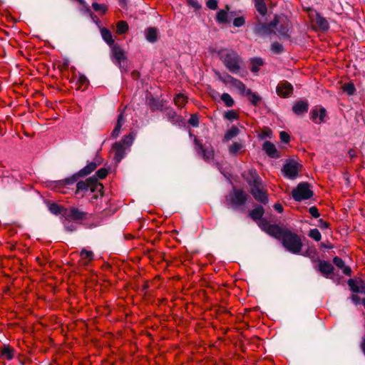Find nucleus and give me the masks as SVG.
Returning <instances> with one entry per match:
<instances>
[{"label":"nucleus","instance_id":"nucleus-1","mask_svg":"<svg viewBox=\"0 0 365 365\" xmlns=\"http://www.w3.org/2000/svg\"><path fill=\"white\" fill-rule=\"evenodd\" d=\"M262 230L279 240L282 246L292 254H299L303 247L301 237L291 230L276 224H270L267 220L259 223Z\"/></svg>","mask_w":365,"mask_h":365},{"label":"nucleus","instance_id":"nucleus-2","mask_svg":"<svg viewBox=\"0 0 365 365\" xmlns=\"http://www.w3.org/2000/svg\"><path fill=\"white\" fill-rule=\"evenodd\" d=\"M103 185L92 177L76 183L75 194L78 197H89L91 201L103 196Z\"/></svg>","mask_w":365,"mask_h":365},{"label":"nucleus","instance_id":"nucleus-3","mask_svg":"<svg viewBox=\"0 0 365 365\" xmlns=\"http://www.w3.org/2000/svg\"><path fill=\"white\" fill-rule=\"evenodd\" d=\"M217 54L220 60L230 73L238 74L243 69V60L236 51L225 48L219 51Z\"/></svg>","mask_w":365,"mask_h":365},{"label":"nucleus","instance_id":"nucleus-4","mask_svg":"<svg viewBox=\"0 0 365 365\" xmlns=\"http://www.w3.org/2000/svg\"><path fill=\"white\" fill-rule=\"evenodd\" d=\"M272 26L273 34L283 39H289L292 29V24L289 18L283 14H275L274 19L270 21Z\"/></svg>","mask_w":365,"mask_h":365},{"label":"nucleus","instance_id":"nucleus-5","mask_svg":"<svg viewBox=\"0 0 365 365\" xmlns=\"http://www.w3.org/2000/svg\"><path fill=\"white\" fill-rule=\"evenodd\" d=\"M135 133L134 132L130 133L128 135H125L121 140L115 142L112 146V150L114 153V159L116 163H119L125 155L126 150L129 149L132 145Z\"/></svg>","mask_w":365,"mask_h":365},{"label":"nucleus","instance_id":"nucleus-6","mask_svg":"<svg viewBox=\"0 0 365 365\" xmlns=\"http://www.w3.org/2000/svg\"><path fill=\"white\" fill-rule=\"evenodd\" d=\"M248 198L249 195L245 190L233 188L232 191L225 197V202L228 206L237 209L243 206Z\"/></svg>","mask_w":365,"mask_h":365},{"label":"nucleus","instance_id":"nucleus-7","mask_svg":"<svg viewBox=\"0 0 365 365\" xmlns=\"http://www.w3.org/2000/svg\"><path fill=\"white\" fill-rule=\"evenodd\" d=\"M292 197L296 201L308 200L313 196V192L310 189L308 182H300L292 192Z\"/></svg>","mask_w":365,"mask_h":365},{"label":"nucleus","instance_id":"nucleus-8","mask_svg":"<svg viewBox=\"0 0 365 365\" xmlns=\"http://www.w3.org/2000/svg\"><path fill=\"white\" fill-rule=\"evenodd\" d=\"M88 214L76 207L66 209L63 212V217L73 220L76 223L81 224L83 221L88 220Z\"/></svg>","mask_w":365,"mask_h":365},{"label":"nucleus","instance_id":"nucleus-9","mask_svg":"<svg viewBox=\"0 0 365 365\" xmlns=\"http://www.w3.org/2000/svg\"><path fill=\"white\" fill-rule=\"evenodd\" d=\"M302 165L295 160H290L286 162L282 168V173L285 178L294 180L302 169Z\"/></svg>","mask_w":365,"mask_h":365},{"label":"nucleus","instance_id":"nucleus-10","mask_svg":"<svg viewBox=\"0 0 365 365\" xmlns=\"http://www.w3.org/2000/svg\"><path fill=\"white\" fill-rule=\"evenodd\" d=\"M190 136L194 137L195 150L198 155L202 157L204 160L209 162L214 158V150L212 148L205 147L192 133H190Z\"/></svg>","mask_w":365,"mask_h":365},{"label":"nucleus","instance_id":"nucleus-11","mask_svg":"<svg viewBox=\"0 0 365 365\" xmlns=\"http://www.w3.org/2000/svg\"><path fill=\"white\" fill-rule=\"evenodd\" d=\"M242 177L249 185L250 189L260 185L263 182L255 169H249L244 171L242 174Z\"/></svg>","mask_w":365,"mask_h":365},{"label":"nucleus","instance_id":"nucleus-12","mask_svg":"<svg viewBox=\"0 0 365 365\" xmlns=\"http://www.w3.org/2000/svg\"><path fill=\"white\" fill-rule=\"evenodd\" d=\"M250 192L256 201L264 205L267 204L268 195L267 192L264 190L263 183L260 185H257L252 189H250Z\"/></svg>","mask_w":365,"mask_h":365},{"label":"nucleus","instance_id":"nucleus-13","mask_svg":"<svg viewBox=\"0 0 365 365\" xmlns=\"http://www.w3.org/2000/svg\"><path fill=\"white\" fill-rule=\"evenodd\" d=\"M326 115L327 110L324 108L320 106H315L310 112V118L314 123L321 124L324 122Z\"/></svg>","mask_w":365,"mask_h":365},{"label":"nucleus","instance_id":"nucleus-14","mask_svg":"<svg viewBox=\"0 0 365 365\" xmlns=\"http://www.w3.org/2000/svg\"><path fill=\"white\" fill-rule=\"evenodd\" d=\"M276 92L282 98H288L293 92V86L288 81H282L278 83Z\"/></svg>","mask_w":365,"mask_h":365},{"label":"nucleus","instance_id":"nucleus-15","mask_svg":"<svg viewBox=\"0 0 365 365\" xmlns=\"http://www.w3.org/2000/svg\"><path fill=\"white\" fill-rule=\"evenodd\" d=\"M347 284L350 290L354 293H361L365 294V281L361 278L349 279Z\"/></svg>","mask_w":365,"mask_h":365},{"label":"nucleus","instance_id":"nucleus-16","mask_svg":"<svg viewBox=\"0 0 365 365\" xmlns=\"http://www.w3.org/2000/svg\"><path fill=\"white\" fill-rule=\"evenodd\" d=\"M317 269L326 278H332L331 275L333 274L334 268L329 262L325 260H319Z\"/></svg>","mask_w":365,"mask_h":365},{"label":"nucleus","instance_id":"nucleus-17","mask_svg":"<svg viewBox=\"0 0 365 365\" xmlns=\"http://www.w3.org/2000/svg\"><path fill=\"white\" fill-rule=\"evenodd\" d=\"M272 26L269 24L258 22L255 24L254 32L261 36H268L273 34Z\"/></svg>","mask_w":365,"mask_h":365},{"label":"nucleus","instance_id":"nucleus-18","mask_svg":"<svg viewBox=\"0 0 365 365\" xmlns=\"http://www.w3.org/2000/svg\"><path fill=\"white\" fill-rule=\"evenodd\" d=\"M165 114L168 120L173 125H181L182 123V118L180 115L178 114L174 109L167 108L164 110Z\"/></svg>","mask_w":365,"mask_h":365},{"label":"nucleus","instance_id":"nucleus-19","mask_svg":"<svg viewBox=\"0 0 365 365\" xmlns=\"http://www.w3.org/2000/svg\"><path fill=\"white\" fill-rule=\"evenodd\" d=\"M111 51L113 61L120 65L121 62L126 58L124 51L118 44L111 46Z\"/></svg>","mask_w":365,"mask_h":365},{"label":"nucleus","instance_id":"nucleus-20","mask_svg":"<svg viewBox=\"0 0 365 365\" xmlns=\"http://www.w3.org/2000/svg\"><path fill=\"white\" fill-rule=\"evenodd\" d=\"M262 149L270 158H279L280 157L275 145L270 141H265L263 144Z\"/></svg>","mask_w":365,"mask_h":365},{"label":"nucleus","instance_id":"nucleus-21","mask_svg":"<svg viewBox=\"0 0 365 365\" xmlns=\"http://www.w3.org/2000/svg\"><path fill=\"white\" fill-rule=\"evenodd\" d=\"M126 118L124 115V112L121 111L120 113L118 116L117 122L115 125L114 129L111 133V137L113 138H117L119 136L121 127L125 123Z\"/></svg>","mask_w":365,"mask_h":365},{"label":"nucleus","instance_id":"nucleus-22","mask_svg":"<svg viewBox=\"0 0 365 365\" xmlns=\"http://www.w3.org/2000/svg\"><path fill=\"white\" fill-rule=\"evenodd\" d=\"M80 262L81 264L83 266H88L89 263L93 260L94 254L91 250L82 249L80 252Z\"/></svg>","mask_w":365,"mask_h":365},{"label":"nucleus","instance_id":"nucleus-23","mask_svg":"<svg viewBox=\"0 0 365 365\" xmlns=\"http://www.w3.org/2000/svg\"><path fill=\"white\" fill-rule=\"evenodd\" d=\"M309 104L305 101H297L292 106V110L296 115H302L308 111Z\"/></svg>","mask_w":365,"mask_h":365},{"label":"nucleus","instance_id":"nucleus-24","mask_svg":"<svg viewBox=\"0 0 365 365\" xmlns=\"http://www.w3.org/2000/svg\"><path fill=\"white\" fill-rule=\"evenodd\" d=\"M264 213V210L263 207L262 205H257L250 212L249 215L254 221L257 222L259 220L258 225L259 226L260 222L264 220L262 218Z\"/></svg>","mask_w":365,"mask_h":365},{"label":"nucleus","instance_id":"nucleus-25","mask_svg":"<svg viewBox=\"0 0 365 365\" xmlns=\"http://www.w3.org/2000/svg\"><path fill=\"white\" fill-rule=\"evenodd\" d=\"M228 150L232 156H237L238 154L245 152V146L242 143L234 142L229 146Z\"/></svg>","mask_w":365,"mask_h":365},{"label":"nucleus","instance_id":"nucleus-26","mask_svg":"<svg viewBox=\"0 0 365 365\" xmlns=\"http://www.w3.org/2000/svg\"><path fill=\"white\" fill-rule=\"evenodd\" d=\"M158 31L156 28L149 27L145 30V38L150 43H155L158 40Z\"/></svg>","mask_w":365,"mask_h":365},{"label":"nucleus","instance_id":"nucleus-27","mask_svg":"<svg viewBox=\"0 0 365 365\" xmlns=\"http://www.w3.org/2000/svg\"><path fill=\"white\" fill-rule=\"evenodd\" d=\"M101 164L100 162H91L86 166H85L83 169H81L78 172V175L80 176H86L91 173L93 170H95L98 165Z\"/></svg>","mask_w":365,"mask_h":365},{"label":"nucleus","instance_id":"nucleus-28","mask_svg":"<svg viewBox=\"0 0 365 365\" xmlns=\"http://www.w3.org/2000/svg\"><path fill=\"white\" fill-rule=\"evenodd\" d=\"M255 7L257 12L262 16H264L267 13V7L264 0H254Z\"/></svg>","mask_w":365,"mask_h":365},{"label":"nucleus","instance_id":"nucleus-29","mask_svg":"<svg viewBox=\"0 0 365 365\" xmlns=\"http://www.w3.org/2000/svg\"><path fill=\"white\" fill-rule=\"evenodd\" d=\"M101 34L103 40L110 46H113L115 45L114 39L113 38V35L111 32L107 29L106 28H103L101 30Z\"/></svg>","mask_w":365,"mask_h":365},{"label":"nucleus","instance_id":"nucleus-30","mask_svg":"<svg viewBox=\"0 0 365 365\" xmlns=\"http://www.w3.org/2000/svg\"><path fill=\"white\" fill-rule=\"evenodd\" d=\"M245 96H248L249 101L255 106H257L261 101L260 96H259L256 93H253L250 88L246 91Z\"/></svg>","mask_w":365,"mask_h":365},{"label":"nucleus","instance_id":"nucleus-31","mask_svg":"<svg viewBox=\"0 0 365 365\" xmlns=\"http://www.w3.org/2000/svg\"><path fill=\"white\" fill-rule=\"evenodd\" d=\"M48 206L49 211L54 215L61 214L63 216V212L66 210V208L55 202L49 203Z\"/></svg>","mask_w":365,"mask_h":365},{"label":"nucleus","instance_id":"nucleus-32","mask_svg":"<svg viewBox=\"0 0 365 365\" xmlns=\"http://www.w3.org/2000/svg\"><path fill=\"white\" fill-rule=\"evenodd\" d=\"M315 22L322 31H327L329 29V26L328 21L319 14H317L316 15Z\"/></svg>","mask_w":365,"mask_h":365},{"label":"nucleus","instance_id":"nucleus-33","mask_svg":"<svg viewBox=\"0 0 365 365\" xmlns=\"http://www.w3.org/2000/svg\"><path fill=\"white\" fill-rule=\"evenodd\" d=\"M62 223L64 226L65 230L68 232H73L76 231L77 229V223L66 217H63Z\"/></svg>","mask_w":365,"mask_h":365},{"label":"nucleus","instance_id":"nucleus-34","mask_svg":"<svg viewBox=\"0 0 365 365\" xmlns=\"http://www.w3.org/2000/svg\"><path fill=\"white\" fill-rule=\"evenodd\" d=\"M174 103L178 108H182L187 103V98L182 93H178L174 98Z\"/></svg>","mask_w":365,"mask_h":365},{"label":"nucleus","instance_id":"nucleus-35","mask_svg":"<svg viewBox=\"0 0 365 365\" xmlns=\"http://www.w3.org/2000/svg\"><path fill=\"white\" fill-rule=\"evenodd\" d=\"M250 70L253 73H257L259 71V67L263 65V61L260 58H254L251 60Z\"/></svg>","mask_w":365,"mask_h":365},{"label":"nucleus","instance_id":"nucleus-36","mask_svg":"<svg viewBox=\"0 0 365 365\" xmlns=\"http://www.w3.org/2000/svg\"><path fill=\"white\" fill-rule=\"evenodd\" d=\"M239 129L236 126H232L230 129H229L225 134L224 140L228 141L233 138L236 137L239 134Z\"/></svg>","mask_w":365,"mask_h":365},{"label":"nucleus","instance_id":"nucleus-37","mask_svg":"<svg viewBox=\"0 0 365 365\" xmlns=\"http://www.w3.org/2000/svg\"><path fill=\"white\" fill-rule=\"evenodd\" d=\"M232 86L237 88L239 91L240 93L242 96L245 95L246 91H247L248 89L246 88V86L244 83H242L241 81L237 78H235Z\"/></svg>","mask_w":365,"mask_h":365},{"label":"nucleus","instance_id":"nucleus-38","mask_svg":"<svg viewBox=\"0 0 365 365\" xmlns=\"http://www.w3.org/2000/svg\"><path fill=\"white\" fill-rule=\"evenodd\" d=\"M14 350L10 346H4L1 350V357L4 359L11 360L14 357Z\"/></svg>","mask_w":365,"mask_h":365},{"label":"nucleus","instance_id":"nucleus-39","mask_svg":"<svg viewBox=\"0 0 365 365\" xmlns=\"http://www.w3.org/2000/svg\"><path fill=\"white\" fill-rule=\"evenodd\" d=\"M88 85V78L80 74L76 81V86H78V89H85L87 86Z\"/></svg>","mask_w":365,"mask_h":365},{"label":"nucleus","instance_id":"nucleus-40","mask_svg":"<svg viewBox=\"0 0 365 365\" xmlns=\"http://www.w3.org/2000/svg\"><path fill=\"white\" fill-rule=\"evenodd\" d=\"M216 20L220 24H226L228 22L227 12L225 10H220L217 13Z\"/></svg>","mask_w":365,"mask_h":365},{"label":"nucleus","instance_id":"nucleus-41","mask_svg":"<svg viewBox=\"0 0 365 365\" xmlns=\"http://www.w3.org/2000/svg\"><path fill=\"white\" fill-rule=\"evenodd\" d=\"M128 30V25L124 21H120L117 23L116 32L118 34H125Z\"/></svg>","mask_w":365,"mask_h":365},{"label":"nucleus","instance_id":"nucleus-42","mask_svg":"<svg viewBox=\"0 0 365 365\" xmlns=\"http://www.w3.org/2000/svg\"><path fill=\"white\" fill-rule=\"evenodd\" d=\"M221 100L224 102L227 107H232L235 104L233 98L227 93H224L222 94Z\"/></svg>","mask_w":365,"mask_h":365},{"label":"nucleus","instance_id":"nucleus-43","mask_svg":"<svg viewBox=\"0 0 365 365\" xmlns=\"http://www.w3.org/2000/svg\"><path fill=\"white\" fill-rule=\"evenodd\" d=\"M149 105L151 108V109L154 110H158L163 109V103L161 101H160L158 99H155L154 98H152L149 101Z\"/></svg>","mask_w":365,"mask_h":365},{"label":"nucleus","instance_id":"nucleus-44","mask_svg":"<svg viewBox=\"0 0 365 365\" xmlns=\"http://www.w3.org/2000/svg\"><path fill=\"white\" fill-rule=\"evenodd\" d=\"M92 8L95 11L98 12L101 14H106V12L108 10V7L106 6V5L103 4H100L96 2L93 3Z\"/></svg>","mask_w":365,"mask_h":365},{"label":"nucleus","instance_id":"nucleus-45","mask_svg":"<svg viewBox=\"0 0 365 365\" xmlns=\"http://www.w3.org/2000/svg\"><path fill=\"white\" fill-rule=\"evenodd\" d=\"M77 180V178L76 176H72L71 178L64 179L58 182L59 187H64L66 185H71L74 184Z\"/></svg>","mask_w":365,"mask_h":365},{"label":"nucleus","instance_id":"nucleus-46","mask_svg":"<svg viewBox=\"0 0 365 365\" xmlns=\"http://www.w3.org/2000/svg\"><path fill=\"white\" fill-rule=\"evenodd\" d=\"M343 91L346 93L348 95H353L356 91L355 86L352 83H345L342 86Z\"/></svg>","mask_w":365,"mask_h":365},{"label":"nucleus","instance_id":"nucleus-47","mask_svg":"<svg viewBox=\"0 0 365 365\" xmlns=\"http://www.w3.org/2000/svg\"><path fill=\"white\" fill-rule=\"evenodd\" d=\"M308 235L317 242H319L322 238L321 233L317 228L310 230Z\"/></svg>","mask_w":365,"mask_h":365},{"label":"nucleus","instance_id":"nucleus-48","mask_svg":"<svg viewBox=\"0 0 365 365\" xmlns=\"http://www.w3.org/2000/svg\"><path fill=\"white\" fill-rule=\"evenodd\" d=\"M235 78H234L233 76H230L229 74H226L224 76H222L221 75L219 76L220 81H221L225 84H230V85H232V83H233V81L235 80Z\"/></svg>","mask_w":365,"mask_h":365},{"label":"nucleus","instance_id":"nucleus-49","mask_svg":"<svg viewBox=\"0 0 365 365\" xmlns=\"http://www.w3.org/2000/svg\"><path fill=\"white\" fill-rule=\"evenodd\" d=\"M224 117L228 120H234L238 118V115L235 110H232L227 111L225 113Z\"/></svg>","mask_w":365,"mask_h":365},{"label":"nucleus","instance_id":"nucleus-50","mask_svg":"<svg viewBox=\"0 0 365 365\" xmlns=\"http://www.w3.org/2000/svg\"><path fill=\"white\" fill-rule=\"evenodd\" d=\"M188 123L193 127H197L199 125L198 115L197 114H192L188 120Z\"/></svg>","mask_w":365,"mask_h":365},{"label":"nucleus","instance_id":"nucleus-51","mask_svg":"<svg viewBox=\"0 0 365 365\" xmlns=\"http://www.w3.org/2000/svg\"><path fill=\"white\" fill-rule=\"evenodd\" d=\"M272 51L277 53H281L283 51V46L279 43L274 42L272 44Z\"/></svg>","mask_w":365,"mask_h":365},{"label":"nucleus","instance_id":"nucleus-52","mask_svg":"<svg viewBox=\"0 0 365 365\" xmlns=\"http://www.w3.org/2000/svg\"><path fill=\"white\" fill-rule=\"evenodd\" d=\"M108 175V170L106 168H101L96 173V176L98 179H104Z\"/></svg>","mask_w":365,"mask_h":365},{"label":"nucleus","instance_id":"nucleus-53","mask_svg":"<svg viewBox=\"0 0 365 365\" xmlns=\"http://www.w3.org/2000/svg\"><path fill=\"white\" fill-rule=\"evenodd\" d=\"M245 23V18L242 16L237 17L233 21V25L236 27H240Z\"/></svg>","mask_w":365,"mask_h":365},{"label":"nucleus","instance_id":"nucleus-54","mask_svg":"<svg viewBox=\"0 0 365 365\" xmlns=\"http://www.w3.org/2000/svg\"><path fill=\"white\" fill-rule=\"evenodd\" d=\"M333 262L337 267L340 269H342L345 265V263L343 261V259L339 257H335L333 259Z\"/></svg>","mask_w":365,"mask_h":365},{"label":"nucleus","instance_id":"nucleus-55","mask_svg":"<svg viewBox=\"0 0 365 365\" xmlns=\"http://www.w3.org/2000/svg\"><path fill=\"white\" fill-rule=\"evenodd\" d=\"M309 214L314 218H318L320 216L319 210L316 206H312L309 209Z\"/></svg>","mask_w":365,"mask_h":365},{"label":"nucleus","instance_id":"nucleus-56","mask_svg":"<svg viewBox=\"0 0 365 365\" xmlns=\"http://www.w3.org/2000/svg\"><path fill=\"white\" fill-rule=\"evenodd\" d=\"M217 0H208L206 2L207 6L212 10H215L217 8Z\"/></svg>","mask_w":365,"mask_h":365},{"label":"nucleus","instance_id":"nucleus-57","mask_svg":"<svg viewBox=\"0 0 365 365\" xmlns=\"http://www.w3.org/2000/svg\"><path fill=\"white\" fill-rule=\"evenodd\" d=\"M280 140L285 143H289L290 140L289 135L285 131H282L279 134Z\"/></svg>","mask_w":365,"mask_h":365},{"label":"nucleus","instance_id":"nucleus-58","mask_svg":"<svg viewBox=\"0 0 365 365\" xmlns=\"http://www.w3.org/2000/svg\"><path fill=\"white\" fill-rule=\"evenodd\" d=\"M271 134H272V131L269 128H264L262 131V134H261V137L262 138H264V137H268V138H270L271 136Z\"/></svg>","mask_w":365,"mask_h":365},{"label":"nucleus","instance_id":"nucleus-59","mask_svg":"<svg viewBox=\"0 0 365 365\" xmlns=\"http://www.w3.org/2000/svg\"><path fill=\"white\" fill-rule=\"evenodd\" d=\"M351 299L356 305L360 304V303H361V300L360 297L358 295H356V294L352 295L351 297Z\"/></svg>","mask_w":365,"mask_h":365},{"label":"nucleus","instance_id":"nucleus-60","mask_svg":"<svg viewBox=\"0 0 365 365\" xmlns=\"http://www.w3.org/2000/svg\"><path fill=\"white\" fill-rule=\"evenodd\" d=\"M342 272L347 276H350L351 274V269L346 265H344V267L342 268Z\"/></svg>","mask_w":365,"mask_h":365},{"label":"nucleus","instance_id":"nucleus-61","mask_svg":"<svg viewBox=\"0 0 365 365\" xmlns=\"http://www.w3.org/2000/svg\"><path fill=\"white\" fill-rule=\"evenodd\" d=\"M319 226L322 228H328L329 223L327 222L324 221L323 220L320 219L319 220Z\"/></svg>","mask_w":365,"mask_h":365},{"label":"nucleus","instance_id":"nucleus-62","mask_svg":"<svg viewBox=\"0 0 365 365\" xmlns=\"http://www.w3.org/2000/svg\"><path fill=\"white\" fill-rule=\"evenodd\" d=\"M274 208L279 213H282L283 212V207L280 203L274 204Z\"/></svg>","mask_w":365,"mask_h":365},{"label":"nucleus","instance_id":"nucleus-63","mask_svg":"<svg viewBox=\"0 0 365 365\" xmlns=\"http://www.w3.org/2000/svg\"><path fill=\"white\" fill-rule=\"evenodd\" d=\"M348 154H349V156L351 158H355L357 157V154H356V152L355 150L354 149H350L348 152Z\"/></svg>","mask_w":365,"mask_h":365},{"label":"nucleus","instance_id":"nucleus-64","mask_svg":"<svg viewBox=\"0 0 365 365\" xmlns=\"http://www.w3.org/2000/svg\"><path fill=\"white\" fill-rule=\"evenodd\" d=\"M149 288V283L147 281H145L142 287V291L145 294L147 289Z\"/></svg>","mask_w":365,"mask_h":365}]
</instances>
